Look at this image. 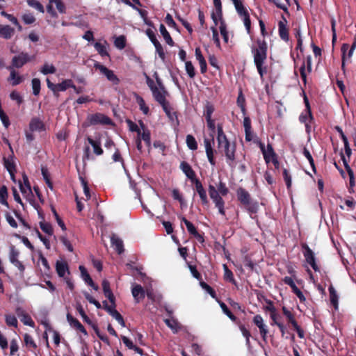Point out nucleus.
<instances>
[{"instance_id": "nucleus-64", "label": "nucleus", "mask_w": 356, "mask_h": 356, "mask_svg": "<svg viewBox=\"0 0 356 356\" xmlns=\"http://www.w3.org/2000/svg\"><path fill=\"white\" fill-rule=\"evenodd\" d=\"M218 189L219 194L222 196H226L229 193V189L226 186V184L220 181L218 185Z\"/></svg>"}, {"instance_id": "nucleus-9", "label": "nucleus", "mask_w": 356, "mask_h": 356, "mask_svg": "<svg viewBox=\"0 0 356 356\" xmlns=\"http://www.w3.org/2000/svg\"><path fill=\"white\" fill-rule=\"evenodd\" d=\"M156 81L160 89L156 87L152 91V92L154 99L159 104L161 103L163 104L166 100L165 96L168 94V92L165 90L163 84L158 76L156 77Z\"/></svg>"}, {"instance_id": "nucleus-28", "label": "nucleus", "mask_w": 356, "mask_h": 356, "mask_svg": "<svg viewBox=\"0 0 356 356\" xmlns=\"http://www.w3.org/2000/svg\"><path fill=\"white\" fill-rule=\"evenodd\" d=\"M15 33V29L9 25H0V36L4 39L8 40L12 38Z\"/></svg>"}, {"instance_id": "nucleus-14", "label": "nucleus", "mask_w": 356, "mask_h": 356, "mask_svg": "<svg viewBox=\"0 0 356 356\" xmlns=\"http://www.w3.org/2000/svg\"><path fill=\"white\" fill-rule=\"evenodd\" d=\"M303 95H304L303 99H304V103L305 105V108H306L305 110H306L307 113L306 114L302 113L299 117V120L300 122L305 124V123H307V122L308 120H309V122H312L314 120V117H313V115L312 113L311 106H310L309 99H308L306 94L305 93V92H303Z\"/></svg>"}, {"instance_id": "nucleus-21", "label": "nucleus", "mask_w": 356, "mask_h": 356, "mask_svg": "<svg viewBox=\"0 0 356 356\" xmlns=\"http://www.w3.org/2000/svg\"><path fill=\"white\" fill-rule=\"evenodd\" d=\"M29 129L31 132H40L45 130V125L39 118L34 117L30 121Z\"/></svg>"}, {"instance_id": "nucleus-25", "label": "nucleus", "mask_w": 356, "mask_h": 356, "mask_svg": "<svg viewBox=\"0 0 356 356\" xmlns=\"http://www.w3.org/2000/svg\"><path fill=\"white\" fill-rule=\"evenodd\" d=\"M217 131H218V136H217V141H218V148L220 149L222 148V145L226 142H229L224 133L222 124H218L217 125Z\"/></svg>"}, {"instance_id": "nucleus-8", "label": "nucleus", "mask_w": 356, "mask_h": 356, "mask_svg": "<svg viewBox=\"0 0 356 356\" xmlns=\"http://www.w3.org/2000/svg\"><path fill=\"white\" fill-rule=\"evenodd\" d=\"M94 67L96 70H99L102 74H103L106 79L112 82L114 85H118L120 82L119 78L114 74V72L108 68H107L104 65L100 64L99 63H96L94 65Z\"/></svg>"}, {"instance_id": "nucleus-50", "label": "nucleus", "mask_w": 356, "mask_h": 356, "mask_svg": "<svg viewBox=\"0 0 356 356\" xmlns=\"http://www.w3.org/2000/svg\"><path fill=\"white\" fill-rule=\"evenodd\" d=\"M165 24L169 26V27H172L174 29H175L178 32H180V30L178 27V26L177 25V24L175 23V22L174 21L172 15L169 13H168L165 17V19H164Z\"/></svg>"}, {"instance_id": "nucleus-16", "label": "nucleus", "mask_w": 356, "mask_h": 356, "mask_svg": "<svg viewBox=\"0 0 356 356\" xmlns=\"http://www.w3.org/2000/svg\"><path fill=\"white\" fill-rule=\"evenodd\" d=\"M180 169L185 174V175L191 180V182L197 179L195 172L193 170L192 167L186 161H181L180 163Z\"/></svg>"}, {"instance_id": "nucleus-7", "label": "nucleus", "mask_w": 356, "mask_h": 356, "mask_svg": "<svg viewBox=\"0 0 356 356\" xmlns=\"http://www.w3.org/2000/svg\"><path fill=\"white\" fill-rule=\"evenodd\" d=\"M34 58V56H31L26 52H20L13 58L11 67H13V68H20L27 63L33 60Z\"/></svg>"}, {"instance_id": "nucleus-40", "label": "nucleus", "mask_w": 356, "mask_h": 356, "mask_svg": "<svg viewBox=\"0 0 356 356\" xmlns=\"http://www.w3.org/2000/svg\"><path fill=\"white\" fill-rule=\"evenodd\" d=\"M24 184L19 183V188L22 193H26L27 191L31 192V184L29 183L28 177L26 175H23Z\"/></svg>"}, {"instance_id": "nucleus-6", "label": "nucleus", "mask_w": 356, "mask_h": 356, "mask_svg": "<svg viewBox=\"0 0 356 356\" xmlns=\"http://www.w3.org/2000/svg\"><path fill=\"white\" fill-rule=\"evenodd\" d=\"M254 143L259 145L266 163L270 162L272 159L277 157V155L274 151L271 144L268 143L266 148L264 143L259 139L255 140Z\"/></svg>"}, {"instance_id": "nucleus-20", "label": "nucleus", "mask_w": 356, "mask_h": 356, "mask_svg": "<svg viewBox=\"0 0 356 356\" xmlns=\"http://www.w3.org/2000/svg\"><path fill=\"white\" fill-rule=\"evenodd\" d=\"M67 321L70 325L84 335H88V332L83 325L70 313L67 314Z\"/></svg>"}, {"instance_id": "nucleus-10", "label": "nucleus", "mask_w": 356, "mask_h": 356, "mask_svg": "<svg viewBox=\"0 0 356 356\" xmlns=\"http://www.w3.org/2000/svg\"><path fill=\"white\" fill-rule=\"evenodd\" d=\"M195 185V190L198 194L201 203L203 206H209V202L207 197V191L199 179L192 182Z\"/></svg>"}, {"instance_id": "nucleus-35", "label": "nucleus", "mask_w": 356, "mask_h": 356, "mask_svg": "<svg viewBox=\"0 0 356 356\" xmlns=\"http://www.w3.org/2000/svg\"><path fill=\"white\" fill-rule=\"evenodd\" d=\"M330 293V303L334 307L335 309L338 308L339 297L332 285H330L328 288Z\"/></svg>"}, {"instance_id": "nucleus-4", "label": "nucleus", "mask_w": 356, "mask_h": 356, "mask_svg": "<svg viewBox=\"0 0 356 356\" xmlns=\"http://www.w3.org/2000/svg\"><path fill=\"white\" fill-rule=\"evenodd\" d=\"M219 150L224 152L227 164L232 168L234 167V163L236 159L235 143L231 144L230 142H226V143L222 145V148Z\"/></svg>"}, {"instance_id": "nucleus-46", "label": "nucleus", "mask_w": 356, "mask_h": 356, "mask_svg": "<svg viewBox=\"0 0 356 356\" xmlns=\"http://www.w3.org/2000/svg\"><path fill=\"white\" fill-rule=\"evenodd\" d=\"M220 32L221 35L222 36L223 40L225 43H228L229 41V35L228 31L227 30V25L225 21H222L220 24Z\"/></svg>"}, {"instance_id": "nucleus-63", "label": "nucleus", "mask_w": 356, "mask_h": 356, "mask_svg": "<svg viewBox=\"0 0 356 356\" xmlns=\"http://www.w3.org/2000/svg\"><path fill=\"white\" fill-rule=\"evenodd\" d=\"M24 341L26 346L31 347L34 349L37 348L36 343H35L33 337L30 334L27 333L25 334L24 336Z\"/></svg>"}, {"instance_id": "nucleus-62", "label": "nucleus", "mask_w": 356, "mask_h": 356, "mask_svg": "<svg viewBox=\"0 0 356 356\" xmlns=\"http://www.w3.org/2000/svg\"><path fill=\"white\" fill-rule=\"evenodd\" d=\"M4 161V165L8 172L10 174L11 177H14V171L15 170V165L13 162L10 161L8 159H6V158H3Z\"/></svg>"}, {"instance_id": "nucleus-59", "label": "nucleus", "mask_w": 356, "mask_h": 356, "mask_svg": "<svg viewBox=\"0 0 356 356\" xmlns=\"http://www.w3.org/2000/svg\"><path fill=\"white\" fill-rule=\"evenodd\" d=\"M200 284L201 287L204 289L212 298H215L216 296V293L215 290L211 287L208 284L203 281H200Z\"/></svg>"}, {"instance_id": "nucleus-3", "label": "nucleus", "mask_w": 356, "mask_h": 356, "mask_svg": "<svg viewBox=\"0 0 356 356\" xmlns=\"http://www.w3.org/2000/svg\"><path fill=\"white\" fill-rule=\"evenodd\" d=\"M87 121L89 125H112L113 124L112 120L107 115L101 113H95L94 114L88 115Z\"/></svg>"}, {"instance_id": "nucleus-42", "label": "nucleus", "mask_w": 356, "mask_h": 356, "mask_svg": "<svg viewBox=\"0 0 356 356\" xmlns=\"http://www.w3.org/2000/svg\"><path fill=\"white\" fill-rule=\"evenodd\" d=\"M26 2H27V4H28L30 7H31V8H34V9L37 10H38V11H39L40 13H44V6H42V4L40 2H39L38 1H37V0H27V1H26Z\"/></svg>"}, {"instance_id": "nucleus-56", "label": "nucleus", "mask_w": 356, "mask_h": 356, "mask_svg": "<svg viewBox=\"0 0 356 356\" xmlns=\"http://www.w3.org/2000/svg\"><path fill=\"white\" fill-rule=\"evenodd\" d=\"M239 329L243 334V336L245 338V342L246 345L250 346V337H251V334L248 330L246 329L244 325L239 324L238 325Z\"/></svg>"}, {"instance_id": "nucleus-55", "label": "nucleus", "mask_w": 356, "mask_h": 356, "mask_svg": "<svg viewBox=\"0 0 356 356\" xmlns=\"http://www.w3.org/2000/svg\"><path fill=\"white\" fill-rule=\"evenodd\" d=\"M33 93L34 95H38L40 91V80L38 78H33L31 81Z\"/></svg>"}, {"instance_id": "nucleus-57", "label": "nucleus", "mask_w": 356, "mask_h": 356, "mask_svg": "<svg viewBox=\"0 0 356 356\" xmlns=\"http://www.w3.org/2000/svg\"><path fill=\"white\" fill-rule=\"evenodd\" d=\"M136 10L138 12L139 15L143 19L144 22L147 25H148L149 26H152V27H154L153 22L152 21L147 19V14H148V13H147V11L146 10L139 9L138 8Z\"/></svg>"}, {"instance_id": "nucleus-15", "label": "nucleus", "mask_w": 356, "mask_h": 356, "mask_svg": "<svg viewBox=\"0 0 356 356\" xmlns=\"http://www.w3.org/2000/svg\"><path fill=\"white\" fill-rule=\"evenodd\" d=\"M282 20L278 22L279 35L282 40L288 42L289 40V29L286 26L287 20L284 15H282Z\"/></svg>"}, {"instance_id": "nucleus-54", "label": "nucleus", "mask_w": 356, "mask_h": 356, "mask_svg": "<svg viewBox=\"0 0 356 356\" xmlns=\"http://www.w3.org/2000/svg\"><path fill=\"white\" fill-rule=\"evenodd\" d=\"M185 67L188 76L191 79L194 78L195 76V70L191 61H186Z\"/></svg>"}, {"instance_id": "nucleus-34", "label": "nucleus", "mask_w": 356, "mask_h": 356, "mask_svg": "<svg viewBox=\"0 0 356 356\" xmlns=\"http://www.w3.org/2000/svg\"><path fill=\"white\" fill-rule=\"evenodd\" d=\"M106 44H107L106 41H104V43L102 44L99 42H96L94 44V47L95 50L98 52V54L102 56H109V54L106 50Z\"/></svg>"}, {"instance_id": "nucleus-19", "label": "nucleus", "mask_w": 356, "mask_h": 356, "mask_svg": "<svg viewBox=\"0 0 356 356\" xmlns=\"http://www.w3.org/2000/svg\"><path fill=\"white\" fill-rule=\"evenodd\" d=\"M79 270L81 272V278L84 282L94 290L97 291L99 289V286L95 284L90 275L88 273L87 269L83 266H79Z\"/></svg>"}, {"instance_id": "nucleus-26", "label": "nucleus", "mask_w": 356, "mask_h": 356, "mask_svg": "<svg viewBox=\"0 0 356 356\" xmlns=\"http://www.w3.org/2000/svg\"><path fill=\"white\" fill-rule=\"evenodd\" d=\"M102 285L104 296L108 299L111 303L114 304L115 298L111 289L109 282L106 280H103Z\"/></svg>"}, {"instance_id": "nucleus-38", "label": "nucleus", "mask_w": 356, "mask_h": 356, "mask_svg": "<svg viewBox=\"0 0 356 356\" xmlns=\"http://www.w3.org/2000/svg\"><path fill=\"white\" fill-rule=\"evenodd\" d=\"M179 219L181 220V221L182 222H184L185 224V225L187 228V230L191 235L193 236L194 234H195L197 232L195 226L191 221L188 220L185 217H184V216L179 217Z\"/></svg>"}, {"instance_id": "nucleus-52", "label": "nucleus", "mask_w": 356, "mask_h": 356, "mask_svg": "<svg viewBox=\"0 0 356 356\" xmlns=\"http://www.w3.org/2000/svg\"><path fill=\"white\" fill-rule=\"evenodd\" d=\"M5 321H6V323L8 326H13L15 327H17V324H18L17 319L14 315L6 314L5 316Z\"/></svg>"}, {"instance_id": "nucleus-17", "label": "nucleus", "mask_w": 356, "mask_h": 356, "mask_svg": "<svg viewBox=\"0 0 356 356\" xmlns=\"http://www.w3.org/2000/svg\"><path fill=\"white\" fill-rule=\"evenodd\" d=\"M238 200L245 206L250 204L251 197L250 193L244 188L240 187L236 191Z\"/></svg>"}, {"instance_id": "nucleus-30", "label": "nucleus", "mask_w": 356, "mask_h": 356, "mask_svg": "<svg viewBox=\"0 0 356 356\" xmlns=\"http://www.w3.org/2000/svg\"><path fill=\"white\" fill-rule=\"evenodd\" d=\"M7 69L10 70V76L8 79V81H13L12 85L17 86L23 81V78L21 76L17 74L16 71L11 66L7 67Z\"/></svg>"}, {"instance_id": "nucleus-27", "label": "nucleus", "mask_w": 356, "mask_h": 356, "mask_svg": "<svg viewBox=\"0 0 356 356\" xmlns=\"http://www.w3.org/2000/svg\"><path fill=\"white\" fill-rule=\"evenodd\" d=\"M195 56L196 59L199 61L200 72L202 74H204L207 70V62L202 54L201 49L200 47L195 48Z\"/></svg>"}, {"instance_id": "nucleus-18", "label": "nucleus", "mask_w": 356, "mask_h": 356, "mask_svg": "<svg viewBox=\"0 0 356 356\" xmlns=\"http://www.w3.org/2000/svg\"><path fill=\"white\" fill-rule=\"evenodd\" d=\"M305 68H307V70L309 73L312 72V56H307L306 58L305 61L303 62L302 65H301L300 68V76L305 83V85L307 83V74L305 72Z\"/></svg>"}, {"instance_id": "nucleus-49", "label": "nucleus", "mask_w": 356, "mask_h": 356, "mask_svg": "<svg viewBox=\"0 0 356 356\" xmlns=\"http://www.w3.org/2000/svg\"><path fill=\"white\" fill-rule=\"evenodd\" d=\"M224 270H225V279L232 282L234 284H236V280L234 278L233 273L231 270H229L226 264L223 265Z\"/></svg>"}, {"instance_id": "nucleus-48", "label": "nucleus", "mask_w": 356, "mask_h": 356, "mask_svg": "<svg viewBox=\"0 0 356 356\" xmlns=\"http://www.w3.org/2000/svg\"><path fill=\"white\" fill-rule=\"evenodd\" d=\"M302 154L307 159V160L309 161V164H310V165H311L314 172L316 173V166H315L314 161V159H313L311 153L309 152V151L306 147H304L303 148V151H302Z\"/></svg>"}, {"instance_id": "nucleus-47", "label": "nucleus", "mask_w": 356, "mask_h": 356, "mask_svg": "<svg viewBox=\"0 0 356 356\" xmlns=\"http://www.w3.org/2000/svg\"><path fill=\"white\" fill-rule=\"evenodd\" d=\"M238 106L241 108V111L243 114L245 113L246 109H245V99L244 95H243L242 92L240 91L238 93L237 101H236Z\"/></svg>"}, {"instance_id": "nucleus-1", "label": "nucleus", "mask_w": 356, "mask_h": 356, "mask_svg": "<svg viewBox=\"0 0 356 356\" xmlns=\"http://www.w3.org/2000/svg\"><path fill=\"white\" fill-rule=\"evenodd\" d=\"M256 44L257 46L251 47V51L257 72L261 79H263L264 74L267 73V66L264 64L267 59L268 44L264 39L259 38L256 40Z\"/></svg>"}, {"instance_id": "nucleus-22", "label": "nucleus", "mask_w": 356, "mask_h": 356, "mask_svg": "<svg viewBox=\"0 0 356 356\" xmlns=\"http://www.w3.org/2000/svg\"><path fill=\"white\" fill-rule=\"evenodd\" d=\"M132 296L136 303H139L145 298V291L140 284H136L131 289Z\"/></svg>"}, {"instance_id": "nucleus-43", "label": "nucleus", "mask_w": 356, "mask_h": 356, "mask_svg": "<svg viewBox=\"0 0 356 356\" xmlns=\"http://www.w3.org/2000/svg\"><path fill=\"white\" fill-rule=\"evenodd\" d=\"M220 307L222 309L223 313L226 314L229 318L233 322H236L237 321V318L232 313V312L229 309L227 306L223 302H220Z\"/></svg>"}, {"instance_id": "nucleus-41", "label": "nucleus", "mask_w": 356, "mask_h": 356, "mask_svg": "<svg viewBox=\"0 0 356 356\" xmlns=\"http://www.w3.org/2000/svg\"><path fill=\"white\" fill-rule=\"evenodd\" d=\"M215 111L214 106L209 102H207L204 108V115L207 119L212 118V114Z\"/></svg>"}, {"instance_id": "nucleus-39", "label": "nucleus", "mask_w": 356, "mask_h": 356, "mask_svg": "<svg viewBox=\"0 0 356 356\" xmlns=\"http://www.w3.org/2000/svg\"><path fill=\"white\" fill-rule=\"evenodd\" d=\"M141 140H143L148 149L151 148V134L149 130L140 131V136Z\"/></svg>"}, {"instance_id": "nucleus-13", "label": "nucleus", "mask_w": 356, "mask_h": 356, "mask_svg": "<svg viewBox=\"0 0 356 356\" xmlns=\"http://www.w3.org/2000/svg\"><path fill=\"white\" fill-rule=\"evenodd\" d=\"M252 321L254 324L259 329L260 334L264 340H266L268 330L266 325L264 323L262 316L259 314H257L254 316Z\"/></svg>"}, {"instance_id": "nucleus-37", "label": "nucleus", "mask_w": 356, "mask_h": 356, "mask_svg": "<svg viewBox=\"0 0 356 356\" xmlns=\"http://www.w3.org/2000/svg\"><path fill=\"white\" fill-rule=\"evenodd\" d=\"M136 100L139 106L140 110L145 114L147 115L149 112V107L146 105L144 99L138 95L136 96Z\"/></svg>"}, {"instance_id": "nucleus-33", "label": "nucleus", "mask_w": 356, "mask_h": 356, "mask_svg": "<svg viewBox=\"0 0 356 356\" xmlns=\"http://www.w3.org/2000/svg\"><path fill=\"white\" fill-rule=\"evenodd\" d=\"M212 201L215 204L216 207L218 209L219 213L225 216V201L222 199V195H218V197H216Z\"/></svg>"}, {"instance_id": "nucleus-61", "label": "nucleus", "mask_w": 356, "mask_h": 356, "mask_svg": "<svg viewBox=\"0 0 356 356\" xmlns=\"http://www.w3.org/2000/svg\"><path fill=\"white\" fill-rule=\"evenodd\" d=\"M40 229L45 232L46 234L49 235L53 234V228L50 223L49 222H40Z\"/></svg>"}, {"instance_id": "nucleus-31", "label": "nucleus", "mask_w": 356, "mask_h": 356, "mask_svg": "<svg viewBox=\"0 0 356 356\" xmlns=\"http://www.w3.org/2000/svg\"><path fill=\"white\" fill-rule=\"evenodd\" d=\"M159 31H160V33L162 35L164 40L165 41V42L168 45L173 47L175 45V42L173 41L172 38H171L169 32L167 31L164 24H160Z\"/></svg>"}, {"instance_id": "nucleus-23", "label": "nucleus", "mask_w": 356, "mask_h": 356, "mask_svg": "<svg viewBox=\"0 0 356 356\" xmlns=\"http://www.w3.org/2000/svg\"><path fill=\"white\" fill-rule=\"evenodd\" d=\"M111 243L112 247H113L118 254H121L124 252V244L121 238H120L115 234H112L111 237Z\"/></svg>"}, {"instance_id": "nucleus-12", "label": "nucleus", "mask_w": 356, "mask_h": 356, "mask_svg": "<svg viewBox=\"0 0 356 356\" xmlns=\"http://www.w3.org/2000/svg\"><path fill=\"white\" fill-rule=\"evenodd\" d=\"M282 281L285 284L289 285L291 288L293 293L297 296L300 302L303 303L305 302L306 298L303 293L297 287L292 277L286 276L283 278Z\"/></svg>"}, {"instance_id": "nucleus-11", "label": "nucleus", "mask_w": 356, "mask_h": 356, "mask_svg": "<svg viewBox=\"0 0 356 356\" xmlns=\"http://www.w3.org/2000/svg\"><path fill=\"white\" fill-rule=\"evenodd\" d=\"M46 82L49 89L55 88L59 92L65 91L67 88H70V86H74V83L72 79H65L60 83L54 84L47 78Z\"/></svg>"}, {"instance_id": "nucleus-58", "label": "nucleus", "mask_w": 356, "mask_h": 356, "mask_svg": "<svg viewBox=\"0 0 356 356\" xmlns=\"http://www.w3.org/2000/svg\"><path fill=\"white\" fill-rule=\"evenodd\" d=\"M56 71V69L53 65H49L47 63L44 64L40 70V72L45 75L48 74H54Z\"/></svg>"}, {"instance_id": "nucleus-29", "label": "nucleus", "mask_w": 356, "mask_h": 356, "mask_svg": "<svg viewBox=\"0 0 356 356\" xmlns=\"http://www.w3.org/2000/svg\"><path fill=\"white\" fill-rule=\"evenodd\" d=\"M56 270L58 275L64 277L66 273H70L68 265L65 261H57L56 264Z\"/></svg>"}, {"instance_id": "nucleus-24", "label": "nucleus", "mask_w": 356, "mask_h": 356, "mask_svg": "<svg viewBox=\"0 0 356 356\" xmlns=\"http://www.w3.org/2000/svg\"><path fill=\"white\" fill-rule=\"evenodd\" d=\"M341 159L343 161L344 168L347 171V173L349 176V184L351 187L355 186V177H354V172L353 170L351 169L350 166L349 165L348 163L349 161H348L343 152H341Z\"/></svg>"}, {"instance_id": "nucleus-2", "label": "nucleus", "mask_w": 356, "mask_h": 356, "mask_svg": "<svg viewBox=\"0 0 356 356\" xmlns=\"http://www.w3.org/2000/svg\"><path fill=\"white\" fill-rule=\"evenodd\" d=\"M234 5L235 9L238 15L243 19L244 26L247 33L250 35L251 31V20L248 10L244 7L241 0H231Z\"/></svg>"}, {"instance_id": "nucleus-44", "label": "nucleus", "mask_w": 356, "mask_h": 356, "mask_svg": "<svg viewBox=\"0 0 356 356\" xmlns=\"http://www.w3.org/2000/svg\"><path fill=\"white\" fill-rule=\"evenodd\" d=\"M186 142L190 149L196 150L197 149V143L193 136L191 134L187 135Z\"/></svg>"}, {"instance_id": "nucleus-51", "label": "nucleus", "mask_w": 356, "mask_h": 356, "mask_svg": "<svg viewBox=\"0 0 356 356\" xmlns=\"http://www.w3.org/2000/svg\"><path fill=\"white\" fill-rule=\"evenodd\" d=\"M126 123L129 127V129L131 132H136L137 135L140 136V129L139 127L130 119L126 120Z\"/></svg>"}, {"instance_id": "nucleus-60", "label": "nucleus", "mask_w": 356, "mask_h": 356, "mask_svg": "<svg viewBox=\"0 0 356 356\" xmlns=\"http://www.w3.org/2000/svg\"><path fill=\"white\" fill-rule=\"evenodd\" d=\"M156 52L159 54V58L161 59L162 61H165V54L163 48V46L159 42H156L155 44H154Z\"/></svg>"}, {"instance_id": "nucleus-5", "label": "nucleus", "mask_w": 356, "mask_h": 356, "mask_svg": "<svg viewBox=\"0 0 356 356\" xmlns=\"http://www.w3.org/2000/svg\"><path fill=\"white\" fill-rule=\"evenodd\" d=\"M301 247L306 262L311 266L314 271H319L320 268L316 262L315 255L312 250L307 243H302Z\"/></svg>"}, {"instance_id": "nucleus-32", "label": "nucleus", "mask_w": 356, "mask_h": 356, "mask_svg": "<svg viewBox=\"0 0 356 356\" xmlns=\"http://www.w3.org/2000/svg\"><path fill=\"white\" fill-rule=\"evenodd\" d=\"M87 140L89 144L93 147V152L96 155L99 156L103 154L104 151L101 147V143L99 140H93L90 137H88Z\"/></svg>"}, {"instance_id": "nucleus-36", "label": "nucleus", "mask_w": 356, "mask_h": 356, "mask_svg": "<svg viewBox=\"0 0 356 356\" xmlns=\"http://www.w3.org/2000/svg\"><path fill=\"white\" fill-rule=\"evenodd\" d=\"M8 197V188L5 185H3L0 187V203L8 208L9 204L7 201Z\"/></svg>"}, {"instance_id": "nucleus-53", "label": "nucleus", "mask_w": 356, "mask_h": 356, "mask_svg": "<svg viewBox=\"0 0 356 356\" xmlns=\"http://www.w3.org/2000/svg\"><path fill=\"white\" fill-rule=\"evenodd\" d=\"M115 46L119 49H123L126 47V38L124 35L117 37L114 41Z\"/></svg>"}, {"instance_id": "nucleus-45", "label": "nucleus", "mask_w": 356, "mask_h": 356, "mask_svg": "<svg viewBox=\"0 0 356 356\" xmlns=\"http://www.w3.org/2000/svg\"><path fill=\"white\" fill-rule=\"evenodd\" d=\"M349 48V44L347 43H343L341 45V70L345 72V63L346 61V51Z\"/></svg>"}]
</instances>
